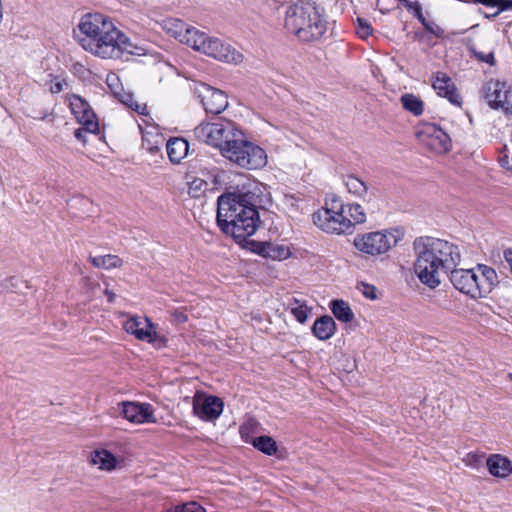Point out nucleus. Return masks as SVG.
I'll list each match as a JSON object with an SVG mask.
<instances>
[{"mask_svg":"<svg viewBox=\"0 0 512 512\" xmlns=\"http://www.w3.org/2000/svg\"><path fill=\"white\" fill-rule=\"evenodd\" d=\"M77 28L78 44L94 57L115 60L122 58L124 54H142V49L134 45L113 20L102 13L83 15Z\"/></svg>","mask_w":512,"mask_h":512,"instance_id":"1","label":"nucleus"},{"mask_svg":"<svg viewBox=\"0 0 512 512\" xmlns=\"http://www.w3.org/2000/svg\"><path fill=\"white\" fill-rule=\"evenodd\" d=\"M413 248L416 256L414 272L422 284L432 289L438 287L442 277L461 261L459 247L444 239L419 237L414 240Z\"/></svg>","mask_w":512,"mask_h":512,"instance_id":"2","label":"nucleus"},{"mask_svg":"<svg viewBox=\"0 0 512 512\" xmlns=\"http://www.w3.org/2000/svg\"><path fill=\"white\" fill-rule=\"evenodd\" d=\"M196 138L220 150L229 160L266 159L265 151L250 142L244 132L232 121L201 123L194 129Z\"/></svg>","mask_w":512,"mask_h":512,"instance_id":"3","label":"nucleus"},{"mask_svg":"<svg viewBox=\"0 0 512 512\" xmlns=\"http://www.w3.org/2000/svg\"><path fill=\"white\" fill-rule=\"evenodd\" d=\"M216 220L221 231L238 242L252 236L260 224L259 213L248 194L221 195L217 200Z\"/></svg>","mask_w":512,"mask_h":512,"instance_id":"4","label":"nucleus"},{"mask_svg":"<svg viewBox=\"0 0 512 512\" xmlns=\"http://www.w3.org/2000/svg\"><path fill=\"white\" fill-rule=\"evenodd\" d=\"M285 27L299 40H320L327 31L324 10L314 1L300 0L286 10Z\"/></svg>","mask_w":512,"mask_h":512,"instance_id":"5","label":"nucleus"},{"mask_svg":"<svg viewBox=\"0 0 512 512\" xmlns=\"http://www.w3.org/2000/svg\"><path fill=\"white\" fill-rule=\"evenodd\" d=\"M450 280L460 292L479 299L486 297L498 284V275L493 268L478 264L472 269L454 268L450 272Z\"/></svg>","mask_w":512,"mask_h":512,"instance_id":"6","label":"nucleus"},{"mask_svg":"<svg viewBox=\"0 0 512 512\" xmlns=\"http://www.w3.org/2000/svg\"><path fill=\"white\" fill-rule=\"evenodd\" d=\"M405 232L399 227L356 234L352 239L354 249L365 257L380 258L388 255L403 239Z\"/></svg>","mask_w":512,"mask_h":512,"instance_id":"7","label":"nucleus"},{"mask_svg":"<svg viewBox=\"0 0 512 512\" xmlns=\"http://www.w3.org/2000/svg\"><path fill=\"white\" fill-rule=\"evenodd\" d=\"M191 48L225 63L239 64L243 61V55L230 44L201 31L198 32Z\"/></svg>","mask_w":512,"mask_h":512,"instance_id":"8","label":"nucleus"},{"mask_svg":"<svg viewBox=\"0 0 512 512\" xmlns=\"http://www.w3.org/2000/svg\"><path fill=\"white\" fill-rule=\"evenodd\" d=\"M312 218L313 223L326 233L340 235L352 232V225L342 206L339 210L321 208L313 213Z\"/></svg>","mask_w":512,"mask_h":512,"instance_id":"9","label":"nucleus"},{"mask_svg":"<svg viewBox=\"0 0 512 512\" xmlns=\"http://www.w3.org/2000/svg\"><path fill=\"white\" fill-rule=\"evenodd\" d=\"M485 99L490 107L512 111V84L501 80H490L485 87Z\"/></svg>","mask_w":512,"mask_h":512,"instance_id":"10","label":"nucleus"},{"mask_svg":"<svg viewBox=\"0 0 512 512\" xmlns=\"http://www.w3.org/2000/svg\"><path fill=\"white\" fill-rule=\"evenodd\" d=\"M416 134L423 144L437 154L445 153L451 147V140L448 134L435 124H423L419 127Z\"/></svg>","mask_w":512,"mask_h":512,"instance_id":"11","label":"nucleus"},{"mask_svg":"<svg viewBox=\"0 0 512 512\" xmlns=\"http://www.w3.org/2000/svg\"><path fill=\"white\" fill-rule=\"evenodd\" d=\"M193 413L204 421L217 419L223 411V401L216 396L198 391L193 397Z\"/></svg>","mask_w":512,"mask_h":512,"instance_id":"12","label":"nucleus"},{"mask_svg":"<svg viewBox=\"0 0 512 512\" xmlns=\"http://www.w3.org/2000/svg\"><path fill=\"white\" fill-rule=\"evenodd\" d=\"M196 92L206 112L220 114L228 107V99L225 93L207 84H200Z\"/></svg>","mask_w":512,"mask_h":512,"instance_id":"13","label":"nucleus"},{"mask_svg":"<svg viewBox=\"0 0 512 512\" xmlns=\"http://www.w3.org/2000/svg\"><path fill=\"white\" fill-rule=\"evenodd\" d=\"M123 329L139 341L153 343L157 338L156 327L148 317L141 319L137 316H129L123 323Z\"/></svg>","mask_w":512,"mask_h":512,"instance_id":"14","label":"nucleus"},{"mask_svg":"<svg viewBox=\"0 0 512 512\" xmlns=\"http://www.w3.org/2000/svg\"><path fill=\"white\" fill-rule=\"evenodd\" d=\"M106 84L111 93L119 99L121 103L128 106L132 110L141 115H147V106L144 103H139L130 92L124 90L123 84L119 76L114 72H109L106 76Z\"/></svg>","mask_w":512,"mask_h":512,"instance_id":"15","label":"nucleus"},{"mask_svg":"<svg viewBox=\"0 0 512 512\" xmlns=\"http://www.w3.org/2000/svg\"><path fill=\"white\" fill-rule=\"evenodd\" d=\"M69 106L77 121L85 127L89 133L98 131V121L90 105L81 97L72 95L68 99Z\"/></svg>","mask_w":512,"mask_h":512,"instance_id":"16","label":"nucleus"},{"mask_svg":"<svg viewBox=\"0 0 512 512\" xmlns=\"http://www.w3.org/2000/svg\"><path fill=\"white\" fill-rule=\"evenodd\" d=\"M122 415L131 423H155L156 418L152 406L147 403L123 402Z\"/></svg>","mask_w":512,"mask_h":512,"instance_id":"17","label":"nucleus"},{"mask_svg":"<svg viewBox=\"0 0 512 512\" xmlns=\"http://www.w3.org/2000/svg\"><path fill=\"white\" fill-rule=\"evenodd\" d=\"M432 86L439 96L447 98L449 102L455 106H461L462 99L458 94L453 81L445 73H437Z\"/></svg>","mask_w":512,"mask_h":512,"instance_id":"18","label":"nucleus"},{"mask_svg":"<svg viewBox=\"0 0 512 512\" xmlns=\"http://www.w3.org/2000/svg\"><path fill=\"white\" fill-rule=\"evenodd\" d=\"M165 29L175 39H178L181 43H184L192 47L193 42L199 32V30L188 27L185 23L178 19H172L166 22Z\"/></svg>","mask_w":512,"mask_h":512,"instance_id":"19","label":"nucleus"},{"mask_svg":"<svg viewBox=\"0 0 512 512\" xmlns=\"http://www.w3.org/2000/svg\"><path fill=\"white\" fill-rule=\"evenodd\" d=\"M122 460L106 449H96L90 453L89 463L101 471L111 472L121 467Z\"/></svg>","mask_w":512,"mask_h":512,"instance_id":"20","label":"nucleus"},{"mask_svg":"<svg viewBox=\"0 0 512 512\" xmlns=\"http://www.w3.org/2000/svg\"><path fill=\"white\" fill-rule=\"evenodd\" d=\"M486 465L494 477L505 479L512 474V462L501 454H491L486 460Z\"/></svg>","mask_w":512,"mask_h":512,"instance_id":"21","label":"nucleus"},{"mask_svg":"<svg viewBox=\"0 0 512 512\" xmlns=\"http://www.w3.org/2000/svg\"><path fill=\"white\" fill-rule=\"evenodd\" d=\"M258 253L265 258L277 261L286 260L292 255L289 246L272 242L260 243Z\"/></svg>","mask_w":512,"mask_h":512,"instance_id":"22","label":"nucleus"},{"mask_svg":"<svg viewBox=\"0 0 512 512\" xmlns=\"http://www.w3.org/2000/svg\"><path fill=\"white\" fill-rule=\"evenodd\" d=\"M336 330V324L332 317L330 316H322L318 318L312 327V332L316 338L319 340H328L330 339Z\"/></svg>","mask_w":512,"mask_h":512,"instance_id":"23","label":"nucleus"},{"mask_svg":"<svg viewBox=\"0 0 512 512\" xmlns=\"http://www.w3.org/2000/svg\"><path fill=\"white\" fill-rule=\"evenodd\" d=\"M169 160H183L189 152V143L180 137L170 138L166 144Z\"/></svg>","mask_w":512,"mask_h":512,"instance_id":"24","label":"nucleus"},{"mask_svg":"<svg viewBox=\"0 0 512 512\" xmlns=\"http://www.w3.org/2000/svg\"><path fill=\"white\" fill-rule=\"evenodd\" d=\"M89 261L94 267L103 269L119 268L123 264V261L120 257L111 254L90 256Z\"/></svg>","mask_w":512,"mask_h":512,"instance_id":"25","label":"nucleus"},{"mask_svg":"<svg viewBox=\"0 0 512 512\" xmlns=\"http://www.w3.org/2000/svg\"><path fill=\"white\" fill-rule=\"evenodd\" d=\"M331 311L333 315L342 322H351L354 318V313L349 304L343 300H333L331 302Z\"/></svg>","mask_w":512,"mask_h":512,"instance_id":"26","label":"nucleus"},{"mask_svg":"<svg viewBox=\"0 0 512 512\" xmlns=\"http://www.w3.org/2000/svg\"><path fill=\"white\" fill-rule=\"evenodd\" d=\"M288 309L290 313L295 317V319L301 324L307 321L311 312V309L304 301L296 298L290 300L288 303Z\"/></svg>","mask_w":512,"mask_h":512,"instance_id":"27","label":"nucleus"},{"mask_svg":"<svg viewBox=\"0 0 512 512\" xmlns=\"http://www.w3.org/2000/svg\"><path fill=\"white\" fill-rule=\"evenodd\" d=\"M400 102L405 110L411 112L415 116L421 115L424 110L423 101L414 94L406 93L402 95Z\"/></svg>","mask_w":512,"mask_h":512,"instance_id":"28","label":"nucleus"},{"mask_svg":"<svg viewBox=\"0 0 512 512\" xmlns=\"http://www.w3.org/2000/svg\"><path fill=\"white\" fill-rule=\"evenodd\" d=\"M252 444L255 448L267 455H273L277 452L276 442L270 436H259L253 439Z\"/></svg>","mask_w":512,"mask_h":512,"instance_id":"29","label":"nucleus"},{"mask_svg":"<svg viewBox=\"0 0 512 512\" xmlns=\"http://www.w3.org/2000/svg\"><path fill=\"white\" fill-rule=\"evenodd\" d=\"M348 220L352 225V229L356 224H363L366 222V213L360 204L353 203L347 205Z\"/></svg>","mask_w":512,"mask_h":512,"instance_id":"30","label":"nucleus"},{"mask_svg":"<svg viewBox=\"0 0 512 512\" xmlns=\"http://www.w3.org/2000/svg\"><path fill=\"white\" fill-rule=\"evenodd\" d=\"M345 185L350 193L358 197L365 196L368 190L366 184L361 179L353 175L347 176Z\"/></svg>","mask_w":512,"mask_h":512,"instance_id":"31","label":"nucleus"},{"mask_svg":"<svg viewBox=\"0 0 512 512\" xmlns=\"http://www.w3.org/2000/svg\"><path fill=\"white\" fill-rule=\"evenodd\" d=\"M188 194L193 198H200L208 189V183L203 179L192 177L187 181Z\"/></svg>","mask_w":512,"mask_h":512,"instance_id":"32","label":"nucleus"},{"mask_svg":"<svg viewBox=\"0 0 512 512\" xmlns=\"http://www.w3.org/2000/svg\"><path fill=\"white\" fill-rule=\"evenodd\" d=\"M166 512H206V510L196 502H188L181 505H176Z\"/></svg>","mask_w":512,"mask_h":512,"instance_id":"33","label":"nucleus"},{"mask_svg":"<svg viewBox=\"0 0 512 512\" xmlns=\"http://www.w3.org/2000/svg\"><path fill=\"white\" fill-rule=\"evenodd\" d=\"M371 32H372L371 26L366 21H363L362 19H358L357 33L359 34V36L362 38H366L367 36H369L371 34Z\"/></svg>","mask_w":512,"mask_h":512,"instance_id":"34","label":"nucleus"},{"mask_svg":"<svg viewBox=\"0 0 512 512\" xmlns=\"http://www.w3.org/2000/svg\"><path fill=\"white\" fill-rule=\"evenodd\" d=\"M482 457L476 453H468L464 458L463 462L467 466L477 467L481 462Z\"/></svg>","mask_w":512,"mask_h":512,"instance_id":"35","label":"nucleus"},{"mask_svg":"<svg viewBox=\"0 0 512 512\" xmlns=\"http://www.w3.org/2000/svg\"><path fill=\"white\" fill-rule=\"evenodd\" d=\"M361 292L368 299L374 300V299L377 298L376 289L372 285L362 284L361 285Z\"/></svg>","mask_w":512,"mask_h":512,"instance_id":"36","label":"nucleus"},{"mask_svg":"<svg viewBox=\"0 0 512 512\" xmlns=\"http://www.w3.org/2000/svg\"><path fill=\"white\" fill-rule=\"evenodd\" d=\"M476 57L480 59L481 61L489 64H493L494 62V56L492 52L488 53H482V52H476Z\"/></svg>","mask_w":512,"mask_h":512,"instance_id":"37","label":"nucleus"},{"mask_svg":"<svg viewBox=\"0 0 512 512\" xmlns=\"http://www.w3.org/2000/svg\"><path fill=\"white\" fill-rule=\"evenodd\" d=\"M172 317L176 323H184L187 321V316L178 310L173 311Z\"/></svg>","mask_w":512,"mask_h":512,"instance_id":"38","label":"nucleus"},{"mask_svg":"<svg viewBox=\"0 0 512 512\" xmlns=\"http://www.w3.org/2000/svg\"><path fill=\"white\" fill-rule=\"evenodd\" d=\"M86 132H88V131H87V130L85 129V127L83 126V128H79V129L75 130V133H74V134H75V137H76L78 140H80V141H82V142H85V134H86Z\"/></svg>","mask_w":512,"mask_h":512,"instance_id":"39","label":"nucleus"},{"mask_svg":"<svg viewBox=\"0 0 512 512\" xmlns=\"http://www.w3.org/2000/svg\"><path fill=\"white\" fill-rule=\"evenodd\" d=\"M63 90V83L60 82V81H57L55 83H52V85L50 86V91L52 93H59Z\"/></svg>","mask_w":512,"mask_h":512,"instance_id":"40","label":"nucleus"},{"mask_svg":"<svg viewBox=\"0 0 512 512\" xmlns=\"http://www.w3.org/2000/svg\"><path fill=\"white\" fill-rule=\"evenodd\" d=\"M504 258L509 264V268L512 273V249H508L504 252Z\"/></svg>","mask_w":512,"mask_h":512,"instance_id":"41","label":"nucleus"},{"mask_svg":"<svg viewBox=\"0 0 512 512\" xmlns=\"http://www.w3.org/2000/svg\"><path fill=\"white\" fill-rule=\"evenodd\" d=\"M406 6L409 9H414L418 14L421 13L420 5L417 2L416 3L407 2Z\"/></svg>","mask_w":512,"mask_h":512,"instance_id":"42","label":"nucleus"},{"mask_svg":"<svg viewBox=\"0 0 512 512\" xmlns=\"http://www.w3.org/2000/svg\"><path fill=\"white\" fill-rule=\"evenodd\" d=\"M105 295L107 296V300L110 303H112L115 300V298H116L115 293L110 291L109 289L105 290Z\"/></svg>","mask_w":512,"mask_h":512,"instance_id":"43","label":"nucleus"},{"mask_svg":"<svg viewBox=\"0 0 512 512\" xmlns=\"http://www.w3.org/2000/svg\"><path fill=\"white\" fill-rule=\"evenodd\" d=\"M501 164L504 169L512 171V162H501Z\"/></svg>","mask_w":512,"mask_h":512,"instance_id":"44","label":"nucleus"},{"mask_svg":"<svg viewBox=\"0 0 512 512\" xmlns=\"http://www.w3.org/2000/svg\"><path fill=\"white\" fill-rule=\"evenodd\" d=\"M509 378L512 381V373L509 374Z\"/></svg>","mask_w":512,"mask_h":512,"instance_id":"45","label":"nucleus"}]
</instances>
